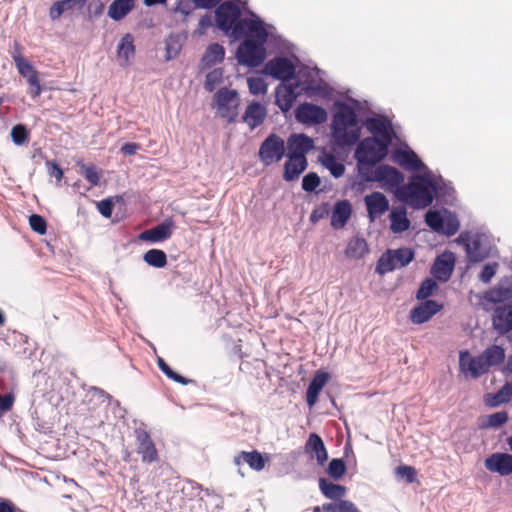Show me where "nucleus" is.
<instances>
[{
	"mask_svg": "<svg viewBox=\"0 0 512 512\" xmlns=\"http://www.w3.org/2000/svg\"><path fill=\"white\" fill-rule=\"evenodd\" d=\"M81 169L84 177L91 184V186H97L100 182V176L93 165H81Z\"/></svg>",
	"mask_w": 512,
	"mask_h": 512,
	"instance_id": "nucleus-58",
	"label": "nucleus"
},
{
	"mask_svg": "<svg viewBox=\"0 0 512 512\" xmlns=\"http://www.w3.org/2000/svg\"><path fill=\"white\" fill-rule=\"evenodd\" d=\"M286 154L285 141L276 133L269 134L258 150V157L264 166L281 161Z\"/></svg>",
	"mask_w": 512,
	"mask_h": 512,
	"instance_id": "nucleus-9",
	"label": "nucleus"
},
{
	"mask_svg": "<svg viewBox=\"0 0 512 512\" xmlns=\"http://www.w3.org/2000/svg\"><path fill=\"white\" fill-rule=\"evenodd\" d=\"M29 225L31 229L39 235H44L47 231L46 220L38 214H32L29 217Z\"/></svg>",
	"mask_w": 512,
	"mask_h": 512,
	"instance_id": "nucleus-56",
	"label": "nucleus"
},
{
	"mask_svg": "<svg viewBox=\"0 0 512 512\" xmlns=\"http://www.w3.org/2000/svg\"><path fill=\"white\" fill-rule=\"evenodd\" d=\"M135 55L133 37L130 34L124 35L117 46V57L122 67H127Z\"/></svg>",
	"mask_w": 512,
	"mask_h": 512,
	"instance_id": "nucleus-37",
	"label": "nucleus"
},
{
	"mask_svg": "<svg viewBox=\"0 0 512 512\" xmlns=\"http://www.w3.org/2000/svg\"><path fill=\"white\" fill-rule=\"evenodd\" d=\"M10 135L15 145L22 146L28 141L29 131L25 125L17 124L12 127Z\"/></svg>",
	"mask_w": 512,
	"mask_h": 512,
	"instance_id": "nucleus-52",
	"label": "nucleus"
},
{
	"mask_svg": "<svg viewBox=\"0 0 512 512\" xmlns=\"http://www.w3.org/2000/svg\"><path fill=\"white\" fill-rule=\"evenodd\" d=\"M295 118L302 124L317 125L326 122L328 114L323 107L305 102L296 108Z\"/></svg>",
	"mask_w": 512,
	"mask_h": 512,
	"instance_id": "nucleus-11",
	"label": "nucleus"
},
{
	"mask_svg": "<svg viewBox=\"0 0 512 512\" xmlns=\"http://www.w3.org/2000/svg\"><path fill=\"white\" fill-rule=\"evenodd\" d=\"M330 213L329 203H322L316 207L310 214V222L317 223L319 220L326 218Z\"/></svg>",
	"mask_w": 512,
	"mask_h": 512,
	"instance_id": "nucleus-59",
	"label": "nucleus"
},
{
	"mask_svg": "<svg viewBox=\"0 0 512 512\" xmlns=\"http://www.w3.org/2000/svg\"><path fill=\"white\" fill-rule=\"evenodd\" d=\"M331 135L339 147H350L359 141L361 128L355 109L343 101L334 103Z\"/></svg>",
	"mask_w": 512,
	"mask_h": 512,
	"instance_id": "nucleus-4",
	"label": "nucleus"
},
{
	"mask_svg": "<svg viewBox=\"0 0 512 512\" xmlns=\"http://www.w3.org/2000/svg\"><path fill=\"white\" fill-rule=\"evenodd\" d=\"M491 248L489 237L486 234L474 233L467 251V257L470 262H481L489 257Z\"/></svg>",
	"mask_w": 512,
	"mask_h": 512,
	"instance_id": "nucleus-17",
	"label": "nucleus"
},
{
	"mask_svg": "<svg viewBox=\"0 0 512 512\" xmlns=\"http://www.w3.org/2000/svg\"><path fill=\"white\" fill-rule=\"evenodd\" d=\"M315 147L314 140L305 133H292L287 139V158H306Z\"/></svg>",
	"mask_w": 512,
	"mask_h": 512,
	"instance_id": "nucleus-14",
	"label": "nucleus"
},
{
	"mask_svg": "<svg viewBox=\"0 0 512 512\" xmlns=\"http://www.w3.org/2000/svg\"><path fill=\"white\" fill-rule=\"evenodd\" d=\"M454 266V254L450 251H446L436 257L431 268V273L437 280L446 282L450 279Z\"/></svg>",
	"mask_w": 512,
	"mask_h": 512,
	"instance_id": "nucleus-21",
	"label": "nucleus"
},
{
	"mask_svg": "<svg viewBox=\"0 0 512 512\" xmlns=\"http://www.w3.org/2000/svg\"><path fill=\"white\" fill-rule=\"evenodd\" d=\"M134 8V0H114L108 8V16L114 21H120Z\"/></svg>",
	"mask_w": 512,
	"mask_h": 512,
	"instance_id": "nucleus-40",
	"label": "nucleus"
},
{
	"mask_svg": "<svg viewBox=\"0 0 512 512\" xmlns=\"http://www.w3.org/2000/svg\"><path fill=\"white\" fill-rule=\"evenodd\" d=\"M326 471L332 479L339 480L346 473V464L341 458H333L329 462Z\"/></svg>",
	"mask_w": 512,
	"mask_h": 512,
	"instance_id": "nucleus-49",
	"label": "nucleus"
},
{
	"mask_svg": "<svg viewBox=\"0 0 512 512\" xmlns=\"http://www.w3.org/2000/svg\"><path fill=\"white\" fill-rule=\"evenodd\" d=\"M249 31L250 37L239 44L235 53L240 65L249 68L260 66L267 57V47L277 52H286L292 47L273 24L266 23L260 16Z\"/></svg>",
	"mask_w": 512,
	"mask_h": 512,
	"instance_id": "nucleus-1",
	"label": "nucleus"
},
{
	"mask_svg": "<svg viewBox=\"0 0 512 512\" xmlns=\"http://www.w3.org/2000/svg\"><path fill=\"white\" fill-rule=\"evenodd\" d=\"M512 400V383L504 384L492 397L491 406L496 407Z\"/></svg>",
	"mask_w": 512,
	"mask_h": 512,
	"instance_id": "nucleus-48",
	"label": "nucleus"
},
{
	"mask_svg": "<svg viewBox=\"0 0 512 512\" xmlns=\"http://www.w3.org/2000/svg\"><path fill=\"white\" fill-rule=\"evenodd\" d=\"M233 462L236 466L246 463L251 469L261 471L265 467L266 458L257 450L242 451L234 456Z\"/></svg>",
	"mask_w": 512,
	"mask_h": 512,
	"instance_id": "nucleus-34",
	"label": "nucleus"
},
{
	"mask_svg": "<svg viewBox=\"0 0 512 512\" xmlns=\"http://www.w3.org/2000/svg\"><path fill=\"white\" fill-rule=\"evenodd\" d=\"M392 159L395 163L407 171L429 172L427 165H425L418 157V155L408 146L394 149L392 153Z\"/></svg>",
	"mask_w": 512,
	"mask_h": 512,
	"instance_id": "nucleus-15",
	"label": "nucleus"
},
{
	"mask_svg": "<svg viewBox=\"0 0 512 512\" xmlns=\"http://www.w3.org/2000/svg\"><path fill=\"white\" fill-rule=\"evenodd\" d=\"M352 214V205L348 200L337 201L331 215V226L338 230L342 229Z\"/></svg>",
	"mask_w": 512,
	"mask_h": 512,
	"instance_id": "nucleus-31",
	"label": "nucleus"
},
{
	"mask_svg": "<svg viewBox=\"0 0 512 512\" xmlns=\"http://www.w3.org/2000/svg\"><path fill=\"white\" fill-rule=\"evenodd\" d=\"M498 268L497 262L487 263L483 266L481 272L479 273V280L485 284H488L492 278L495 276Z\"/></svg>",
	"mask_w": 512,
	"mask_h": 512,
	"instance_id": "nucleus-57",
	"label": "nucleus"
},
{
	"mask_svg": "<svg viewBox=\"0 0 512 512\" xmlns=\"http://www.w3.org/2000/svg\"><path fill=\"white\" fill-rule=\"evenodd\" d=\"M319 489L321 493L330 500L340 501L345 497L347 488L343 485L336 484L326 478H319Z\"/></svg>",
	"mask_w": 512,
	"mask_h": 512,
	"instance_id": "nucleus-38",
	"label": "nucleus"
},
{
	"mask_svg": "<svg viewBox=\"0 0 512 512\" xmlns=\"http://www.w3.org/2000/svg\"><path fill=\"white\" fill-rule=\"evenodd\" d=\"M391 143L378 139L375 137H366L361 140L355 151V160L361 162H370V164L380 163L387 155Z\"/></svg>",
	"mask_w": 512,
	"mask_h": 512,
	"instance_id": "nucleus-5",
	"label": "nucleus"
},
{
	"mask_svg": "<svg viewBox=\"0 0 512 512\" xmlns=\"http://www.w3.org/2000/svg\"><path fill=\"white\" fill-rule=\"evenodd\" d=\"M425 222L432 230L447 237L455 235L460 228L457 215L447 209H443L442 212L428 210L425 214Z\"/></svg>",
	"mask_w": 512,
	"mask_h": 512,
	"instance_id": "nucleus-7",
	"label": "nucleus"
},
{
	"mask_svg": "<svg viewBox=\"0 0 512 512\" xmlns=\"http://www.w3.org/2000/svg\"><path fill=\"white\" fill-rule=\"evenodd\" d=\"M374 178L376 182L383 183L390 188H395V190L405 185L404 174L397 168L387 164H382L376 168V177Z\"/></svg>",
	"mask_w": 512,
	"mask_h": 512,
	"instance_id": "nucleus-24",
	"label": "nucleus"
},
{
	"mask_svg": "<svg viewBox=\"0 0 512 512\" xmlns=\"http://www.w3.org/2000/svg\"><path fill=\"white\" fill-rule=\"evenodd\" d=\"M238 1H224L218 4L215 10V21L218 29L234 40L245 41L250 37V26L256 23L259 16L249 11L247 16L242 17V12L237 4Z\"/></svg>",
	"mask_w": 512,
	"mask_h": 512,
	"instance_id": "nucleus-2",
	"label": "nucleus"
},
{
	"mask_svg": "<svg viewBox=\"0 0 512 512\" xmlns=\"http://www.w3.org/2000/svg\"><path fill=\"white\" fill-rule=\"evenodd\" d=\"M443 308L442 304L434 300H423L410 311V320L414 324H423L429 321Z\"/></svg>",
	"mask_w": 512,
	"mask_h": 512,
	"instance_id": "nucleus-22",
	"label": "nucleus"
},
{
	"mask_svg": "<svg viewBox=\"0 0 512 512\" xmlns=\"http://www.w3.org/2000/svg\"><path fill=\"white\" fill-rule=\"evenodd\" d=\"M328 380L329 374L324 371H317L311 379L306 391V401L310 408L317 403L319 394Z\"/></svg>",
	"mask_w": 512,
	"mask_h": 512,
	"instance_id": "nucleus-30",
	"label": "nucleus"
},
{
	"mask_svg": "<svg viewBox=\"0 0 512 512\" xmlns=\"http://www.w3.org/2000/svg\"><path fill=\"white\" fill-rule=\"evenodd\" d=\"M485 468L500 476L512 474V455L508 453L495 452L488 456L484 461Z\"/></svg>",
	"mask_w": 512,
	"mask_h": 512,
	"instance_id": "nucleus-20",
	"label": "nucleus"
},
{
	"mask_svg": "<svg viewBox=\"0 0 512 512\" xmlns=\"http://www.w3.org/2000/svg\"><path fill=\"white\" fill-rule=\"evenodd\" d=\"M484 298L491 303H502L512 298V276L500 279L498 284L485 293Z\"/></svg>",
	"mask_w": 512,
	"mask_h": 512,
	"instance_id": "nucleus-28",
	"label": "nucleus"
},
{
	"mask_svg": "<svg viewBox=\"0 0 512 512\" xmlns=\"http://www.w3.org/2000/svg\"><path fill=\"white\" fill-rule=\"evenodd\" d=\"M390 230L399 234L410 228L411 222L407 217V209L405 206H394L392 207L390 214Z\"/></svg>",
	"mask_w": 512,
	"mask_h": 512,
	"instance_id": "nucleus-32",
	"label": "nucleus"
},
{
	"mask_svg": "<svg viewBox=\"0 0 512 512\" xmlns=\"http://www.w3.org/2000/svg\"><path fill=\"white\" fill-rule=\"evenodd\" d=\"M396 475L399 477H405L408 483H412L416 479V470L412 466L400 465L396 467Z\"/></svg>",
	"mask_w": 512,
	"mask_h": 512,
	"instance_id": "nucleus-60",
	"label": "nucleus"
},
{
	"mask_svg": "<svg viewBox=\"0 0 512 512\" xmlns=\"http://www.w3.org/2000/svg\"><path fill=\"white\" fill-rule=\"evenodd\" d=\"M481 354L489 368L502 363L505 358L504 349L498 345H492L486 348Z\"/></svg>",
	"mask_w": 512,
	"mask_h": 512,
	"instance_id": "nucleus-44",
	"label": "nucleus"
},
{
	"mask_svg": "<svg viewBox=\"0 0 512 512\" xmlns=\"http://www.w3.org/2000/svg\"><path fill=\"white\" fill-rule=\"evenodd\" d=\"M264 72L276 80L287 81L294 78L295 66L286 57H275L266 63Z\"/></svg>",
	"mask_w": 512,
	"mask_h": 512,
	"instance_id": "nucleus-13",
	"label": "nucleus"
},
{
	"mask_svg": "<svg viewBox=\"0 0 512 512\" xmlns=\"http://www.w3.org/2000/svg\"><path fill=\"white\" fill-rule=\"evenodd\" d=\"M222 81L223 70L221 68H216L207 73L204 87L208 92H212L215 90L216 86H218Z\"/></svg>",
	"mask_w": 512,
	"mask_h": 512,
	"instance_id": "nucleus-53",
	"label": "nucleus"
},
{
	"mask_svg": "<svg viewBox=\"0 0 512 512\" xmlns=\"http://www.w3.org/2000/svg\"><path fill=\"white\" fill-rule=\"evenodd\" d=\"M459 366L461 370L470 372L473 378H478L489 370L482 354L471 357L467 350L460 351Z\"/></svg>",
	"mask_w": 512,
	"mask_h": 512,
	"instance_id": "nucleus-19",
	"label": "nucleus"
},
{
	"mask_svg": "<svg viewBox=\"0 0 512 512\" xmlns=\"http://www.w3.org/2000/svg\"><path fill=\"white\" fill-rule=\"evenodd\" d=\"M225 56V50L223 46L218 43H212L207 47L206 53L203 57V61L207 65H215L223 61Z\"/></svg>",
	"mask_w": 512,
	"mask_h": 512,
	"instance_id": "nucleus-45",
	"label": "nucleus"
},
{
	"mask_svg": "<svg viewBox=\"0 0 512 512\" xmlns=\"http://www.w3.org/2000/svg\"><path fill=\"white\" fill-rule=\"evenodd\" d=\"M318 162L326 168L334 178H340L345 173V165L331 152L322 151L318 156Z\"/></svg>",
	"mask_w": 512,
	"mask_h": 512,
	"instance_id": "nucleus-36",
	"label": "nucleus"
},
{
	"mask_svg": "<svg viewBox=\"0 0 512 512\" xmlns=\"http://www.w3.org/2000/svg\"><path fill=\"white\" fill-rule=\"evenodd\" d=\"M267 116V110L264 105L258 101L250 103L243 115V122H245L251 130L263 124Z\"/></svg>",
	"mask_w": 512,
	"mask_h": 512,
	"instance_id": "nucleus-29",
	"label": "nucleus"
},
{
	"mask_svg": "<svg viewBox=\"0 0 512 512\" xmlns=\"http://www.w3.org/2000/svg\"><path fill=\"white\" fill-rule=\"evenodd\" d=\"M364 202L370 222H374L377 218L381 217L386 211L389 210V201L387 197L378 191L366 195Z\"/></svg>",
	"mask_w": 512,
	"mask_h": 512,
	"instance_id": "nucleus-23",
	"label": "nucleus"
},
{
	"mask_svg": "<svg viewBox=\"0 0 512 512\" xmlns=\"http://www.w3.org/2000/svg\"><path fill=\"white\" fill-rule=\"evenodd\" d=\"M298 86L299 85H296V86L288 85V86L282 87L280 85L276 88L275 104L279 107V109L282 112H288L292 108V106L296 100L295 89Z\"/></svg>",
	"mask_w": 512,
	"mask_h": 512,
	"instance_id": "nucleus-33",
	"label": "nucleus"
},
{
	"mask_svg": "<svg viewBox=\"0 0 512 512\" xmlns=\"http://www.w3.org/2000/svg\"><path fill=\"white\" fill-rule=\"evenodd\" d=\"M86 0H60L56 1L49 10V17L51 20L55 21L61 17V15L66 12L73 10L74 8H82L85 4Z\"/></svg>",
	"mask_w": 512,
	"mask_h": 512,
	"instance_id": "nucleus-41",
	"label": "nucleus"
},
{
	"mask_svg": "<svg viewBox=\"0 0 512 512\" xmlns=\"http://www.w3.org/2000/svg\"><path fill=\"white\" fill-rule=\"evenodd\" d=\"M414 259V251L407 247L387 249L378 259L375 272L385 275L395 269L406 267Z\"/></svg>",
	"mask_w": 512,
	"mask_h": 512,
	"instance_id": "nucleus-6",
	"label": "nucleus"
},
{
	"mask_svg": "<svg viewBox=\"0 0 512 512\" xmlns=\"http://www.w3.org/2000/svg\"><path fill=\"white\" fill-rule=\"evenodd\" d=\"M367 130L372 134L371 137L377 136L378 139L392 144L396 133L393 130L391 120L386 116H373L368 117L365 121Z\"/></svg>",
	"mask_w": 512,
	"mask_h": 512,
	"instance_id": "nucleus-12",
	"label": "nucleus"
},
{
	"mask_svg": "<svg viewBox=\"0 0 512 512\" xmlns=\"http://www.w3.org/2000/svg\"><path fill=\"white\" fill-rule=\"evenodd\" d=\"M305 453L309 455L310 459H315L318 465L323 466L328 460V452L322 438L316 434L311 433L304 447Z\"/></svg>",
	"mask_w": 512,
	"mask_h": 512,
	"instance_id": "nucleus-27",
	"label": "nucleus"
},
{
	"mask_svg": "<svg viewBox=\"0 0 512 512\" xmlns=\"http://www.w3.org/2000/svg\"><path fill=\"white\" fill-rule=\"evenodd\" d=\"M14 403V396L12 393H7L4 396L0 394V413L9 411Z\"/></svg>",
	"mask_w": 512,
	"mask_h": 512,
	"instance_id": "nucleus-64",
	"label": "nucleus"
},
{
	"mask_svg": "<svg viewBox=\"0 0 512 512\" xmlns=\"http://www.w3.org/2000/svg\"><path fill=\"white\" fill-rule=\"evenodd\" d=\"M12 58L19 74L27 80L28 84L36 83L38 72L35 70L33 65L28 62L18 51H15L12 54Z\"/></svg>",
	"mask_w": 512,
	"mask_h": 512,
	"instance_id": "nucleus-39",
	"label": "nucleus"
},
{
	"mask_svg": "<svg viewBox=\"0 0 512 512\" xmlns=\"http://www.w3.org/2000/svg\"><path fill=\"white\" fill-rule=\"evenodd\" d=\"M135 437L138 444L137 453L141 456L142 462L146 464L156 462L158 452L149 433L142 428H137L135 429Z\"/></svg>",
	"mask_w": 512,
	"mask_h": 512,
	"instance_id": "nucleus-16",
	"label": "nucleus"
},
{
	"mask_svg": "<svg viewBox=\"0 0 512 512\" xmlns=\"http://www.w3.org/2000/svg\"><path fill=\"white\" fill-rule=\"evenodd\" d=\"M324 512H361L359 508L351 501L342 499L324 503Z\"/></svg>",
	"mask_w": 512,
	"mask_h": 512,
	"instance_id": "nucleus-46",
	"label": "nucleus"
},
{
	"mask_svg": "<svg viewBox=\"0 0 512 512\" xmlns=\"http://www.w3.org/2000/svg\"><path fill=\"white\" fill-rule=\"evenodd\" d=\"M46 167L50 176L55 177L58 181L63 178V170L55 161H46Z\"/></svg>",
	"mask_w": 512,
	"mask_h": 512,
	"instance_id": "nucleus-63",
	"label": "nucleus"
},
{
	"mask_svg": "<svg viewBox=\"0 0 512 512\" xmlns=\"http://www.w3.org/2000/svg\"><path fill=\"white\" fill-rule=\"evenodd\" d=\"M157 365L159 369L162 371L163 374H165L169 379L173 380L174 382H177L182 385H187L189 383H192V379H188L178 373H176L162 358H158Z\"/></svg>",
	"mask_w": 512,
	"mask_h": 512,
	"instance_id": "nucleus-47",
	"label": "nucleus"
},
{
	"mask_svg": "<svg viewBox=\"0 0 512 512\" xmlns=\"http://www.w3.org/2000/svg\"><path fill=\"white\" fill-rule=\"evenodd\" d=\"M320 183L321 179L319 175L315 172H309L302 179V189L305 192L311 193L316 190Z\"/></svg>",
	"mask_w": 512,
	"mask_h": 512,
	"instance_id": "nucleus-54",
	"label": "nucleus"
},
{
	"mask_svg": "<svg viewBox=\"0 0 512 512\" xmlns=\"http://www.w3.org/2000/svg\"><path fill=\"white\" fill-rule=\"evenodd\" d=\"M357 162V172L358 175L366 182H374L376 179V169H373V166L376 164H370V162H361V160H356Z\"/></svg>",
	"mask_w": 512,
	"mask_h": 512,
	"instance_id": "nucleus-51",
	"label": "nucleus"
},
{
	"mask_svg": "<svg viewBox=\"0 0 512 512\" xmlns=\"http://www.w3.org/2000/svg\"><path fill=\"white\" fill-rule=\"evenodd\" d=\"M435 199L438 203L453 206L457 200L456 190L451 181L444 179L441 175L434 176Z\"/></svg>",
	"mask_w": 512,
	"mask_h": 512,
	"instance_id": "nucleus-26",
	"label": "nucleus"
},
{
	"mask_svg": "<svg viewBox=\"0 0 512 512\" xmlns=\"http://www.w3.org/2000/svg\"><path fill=\"white\" fill-rule=\"evenodd\" d=\"M508 421V414L505 411H499L488 416L487 425L490 427H500Z\"/></svg>",
	"mask_w": 512,
	"mask_h": 512,
	"instance_id": "nucleus-61",
	"label": "nucleus"
},
{
	"mask_svg": "<svg viewBox=\"0 0 512 512\" xmlns=\"http://www.w3.org/2000/svg\"><path fill=\"white\" fill-rule=\"evenodd\" d=\"M144 262L154 268H163L167 265V255L163 250L150 249L143 255Z\"/></svg>",
	"mask_w": 512,
	"mask_h": 512,
	"instance_id": "nucleus-43",
	"label": "nucleus"
},
{
	"mask_svg": "<svg viewBox=\"0 0 512 512\" xmlns=\"http://www.w3.org/2000/svg\"><path fill=\"white\" fill-rule=\"evenodd\" d=\"M395 196L403 203L414 209H424L430 206L435 199L434 176L429 172L413 174L408 182L394 191Z\"/></svg>",
	"mask_w": 512,
	"mask_h": 512,
	"instance_id": "nucleus-3",
	"label": "nucleus"
},
{
	"mask_svg": "<svg viewBox=\"0 0 512 512\" xmlns=\"http://www.w3.org/2000/svg\"><path fill=\"white\" fill-rule=\"evenodd\" d=\"M213 100L219 115L225 118L228 123H234L238 117V107L240 105L239 93L235 89L222 87L218 89Z\"/></svg>",
	"mask_w": 512,
	"mask_h": 512,
	"instance_id": "nucleus-8",
	"label": "nucleus"
},
{
	"mask_svg": "<svg viewBox=\"0 0 512 512\" xmlns=\"http://www.w3.org/2000/svg\"><path fill=\"white\" fill-rule=\"evenodd\" d=\"M368 252V245L364 238H352L346 247L345 254L348 258L360 259Z\"/></svg>",
	"mask_w": 512,
	"mask_h": 512,
	"instance_id": "nucleus-42",
	"label": "nucleus"
},
{
	"mask_svg": "<svg viewBox=\"0 0 512 512\" xmlns=\"http://www.w3.org/2000/svg\"><path fill=\"white\" fill-rule=\"evenodd\" d=\"M437 287V282L433 278H426L421 282L416 292V298L418 300H428L427 298L434 293Z\"/></svg>",
	"mask_w": 512,
	"mask_h": 512,
	"instance_id": "nucleus-50",
	"label": "nucleus"
},
{
	"mask_svg": "<svg viewBox=\"0 0 512 512\" xmlns=\"http://www.w3.org/2000/svg\"><path fill=\"white\" fill-rule=\"evenodd\" d=\"M174 227L173 219L167 218L160 224L141 232L139 239L150 243L163 242L171 237Z\"/></svg>",
	"mask_w": 512,
	"mask_h": 512,
	"instance_id": "nucleus-18",
	"label": "nucleus"
},
{
	"mask_svg": "<svg viewBox=\"0 0 512 512\" xmlns=\"http://www.w3.org/2000/svg\"><path fill=\"white\" fill-rule=\"evenodd\" d=\"M99 213L105 217L110 218L113 212V202L110 198H106L97 203Z\"/></svg>",
	"mask_w": 512,
	"mask_h": 512,
	"instance_id": "nucleus-62",
	"label": "nucleus"
},
{
	"mask_svg": "<svg viewBox=\"0 0 512 512\" xmlns=\"http://www.w3.org/2000/svg\"><path fill=\"white\" fill-rule=\"evenodd\" d=\"M308 161L303 158H287L284 163L283 179L286 182H292L307 169Z\"/></svg>",
	"mask_w": 512,
	"mask_h": 512,
	"instance_id": "nucleus-35",
	"label": "nucleus"
},
{
	"mask_svg": "<svg viewBox=\"0 0 512 512\" xmlns=\"http://www.w3.org/2000/svg\"><path fill=\"white\" fill-rule=\"evenodd\" d=\"M492 325L500 335L512 331V302L499 305L494 309Z\"/></svg>",
	"mask_w": 512,
	"mask_h": 512,
	"instance_id": "nucleus-25",
	"label": "nucleus"
},
{
	"mask_svg": "<svg viewBox=\"0 0 512 512\" xmlns=\"http://www.w3.org/2000/svg\"><path fill=\"white\" fill-rule=\"evenodd\" d=\"M248 88L251 94L259 95L267 92V84L261 77H250L247 80Z\"/></svg>",
	"mask_w": 512,
	"mask_h": 512,
	"instance_id": "nucleus-55",
	"label": "nucleus"
},
{
	"mask_svg": "<svg viewBox=\"0 0 512 512\" xmlns=\"http://www.w3.org/2000/svg\"><path fill=\"white\" fill-rule=\"evenodd\" d=\"M306 79L303 82V90L309 96H322L329 98L332 95L333 89L322 78L324 71L321 69L307 68L305 72Z\"/></svg>",
	"mask_w": 512,
	"mask_h": 512,
	"instance_id": "nucleus-10",
	"label": "nucleus"
}]
</instances>
